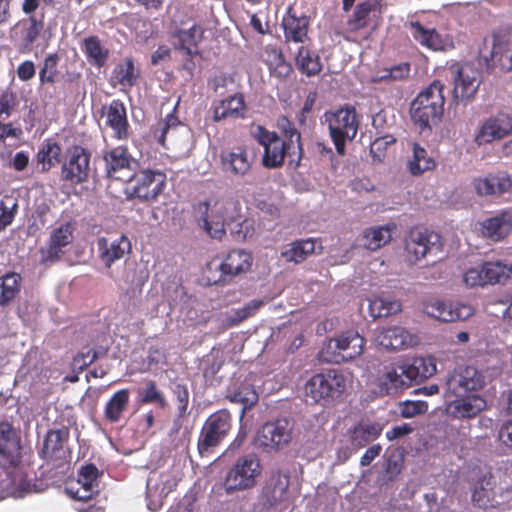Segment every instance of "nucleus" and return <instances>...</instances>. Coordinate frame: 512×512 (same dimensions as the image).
<instances>
[{
    "label": "nucleus",
    "mask_w": 512,
    "mask_h": 512,
    "mask_svg": "<svg viewBox=\"0 0 512 512\" xmlns=\"http://www.w3.org/2000/svg\"><path fill=\"white\" fill-rule=\"evenodd\" d=\"M283 121L289 126L288 129L284 130L285 139L278 136L276 132L268 131L261 125L252 130L253 137L264 148L262 164L269 169L281 167L286 157L297 154L298 159H300L301 135L296 128L291 127L286 118H283Z\"/></svg>",
    "instance_id": "nucleus-1"
},
{
    "label": "nucleus",
    "mask_w": 512,
    "mask_h": 512,
    "mask_svg": "<svg viewBox=\"0 0 512 512\" xmlns=\"http://www.w3.org/2000/svg\"><path fill=\"white\" fill-rule=\"evenodd\" d=\"M193 209L198 226L212 239L222 240L226 235V223L240 216L241 207L232 198H218L198 202Z\"/></svg>",
    "instance_id": "nucleus-2"
},
{
    "label": "nucleus",
    "mask_w": 512,
    "mask_h": 512,
    "mask_svg": "<svg viewBox=\"0 0 512 512\" xmlns=\"http://www.w3.org/2000/svg\"><path fill=\"white\" fill-rule=\"evenodd\" d=\"M21 462V438L8 421L0 422V467L11 476V484L20 494L33 491L32 485L23 477Z\"/></svg>",
    "instance_id": "nucleus-3"
},
{
    "label": "nucleus",
    "mask_w": 512,
    "mask_h": 512,
    "mask_svg": "<svg viewBox=\"0 0 512 512\" xmlns=\"http://www.w3.org/2000/svg\"><path fill=\"white\" fill-rule=\"evenodd\" d=\"M347 388V378L339 369H327L311 376L305 383L307 398L315 404L326 406L340 398Z\"/></svg>",
    "instance_id": "nucleus-4"
},
{
    "label": "nucleus",
    "mask_w": 512,
    "mask_h": 512,
    "mask_svg": "<svg viewBox=\"0 0 512 512\" xmlns=\"http://www.w3.org/2000/svg\"><path fill=\"white\" fill-rule=\"evenodd\" d=\"M444 241L442 236L428 228L412 227L404 239V257L407 262L415 264L428 255L442 252Z\"/></svg>",
    "instance_id": "nucleus-5"
},
{
    "label": "nucleus",
    "mask_w": 512,
    "mask_h": 512,
    "mask_svg": "<svg viewBox=\"0 0 512 512\" xmlns=\"http://www.w3.org/2000/svg\"><path fill=\"white\" fill-rule=\"evenodd\" d=\"M330 136L339 155H344L347 140H353L358 131L359 121L353 107L339 108L325 113Z\"/></svg>",
    "instance_id": "nucleus-6"
},
{
    "label": "nucleus",
    "mask_w": 512,
    "mask_h": 512,
    "mask_svg": "<svg viewBox=\"0 0 512 512\" xmlns=\"http://www.w3.org/2000/svg\"><path fill=\"white\" fill-rule=\"evenodd\" d=\"M262 473L259 458L254 454L239 457L228 470L224 485L228 493L253 488Z\"/></svg>",
    "instance_id": "nucleus-7"
},
{
    "label": "nucleus",
    "mask_w": 512,
    "mask_h": 512,
    "mask_svg": "<svg viewBox=\"0 0 512 512\" xmlns=\"http://www.w3.org/2000/svg\"><path fill=\"white\" fill-rule=\"evenodd\" d=\"M232 417L228 410L222 409L211 414L205 421L197 442V449L201 456L212 453L223 439L228 435Z\"/></svg>",
    "instance_id": "nucleus-8"
},
{
    "label": "nucleus",
    "mask_w": 512,
    "mask_h": 512,
    "mask_svg": "<svg viewBox=\"0 0 512 512\" xmlns=\"http://www.w3.org/2000/svg\"><path fill=\"white\" fill-rule=\"evenodd\" d=\"M166 186V175L161 171L140 170L128 180L125 191L129 199L138 198L143 201L156 199Z\"/></svg>",
    "instance_id": "nucleus-9"
},
{
    "label": "nucleus",
    "mask_w": 512,
    "mask_h": 512,
    "mask_svg": "<svg viewBox=\"0 0 512 512\" xmlns=\"http://www.w3.org/2000/svg\"><path fill=\"white\" fill-rule=\"evenodd\" d=\"M510 279L512 265L501 261H486L479 267L469 268L463 275V282L470 288L504 284Z\"/></svg>",
    "instance_id": "nucleus-10"
},
{
    "label": "nucleus",
    "mask_w": 512,
    "mask_h": 512,
    "mask_svg": "<svg viewBox=\"0 0 512 512\" xmlns=\"http://www.w3.org/2000/svg\"><path fill=\"white\" fill-rule=\"evenodd\" d=\"M485 385L483 374L473 366H459L447 377L445 398L452 396L477 395Z\"/></svg>",
    "instance_id": "nucleus-11"
},
{
    "label": "nucleus",
    "mask_w": 512,
    "mask_h": 512,
    "mask_svg": "<svg viewBox=\"0 0 512 512\" xmlns=\"http://www.w3.org/2000/svg\"><path fill=\"white\" fill-rule=\"evenodd\" d=\"M89 170L90 153L78 145L68 148L61 167V179L72 185H78L87 181Z\"/></svg>",
    "instance_id": "nucleus-12"
},
{
    "label": "nucleus",
    "mask_w": 512,
    "mask_h": 512,
    "mask_svg": "<svg viewBox=\"0 0 512 512\" xmlns=\"http://www.w3.org/2000/svg\"><path fill=\"white\" fill-rule=\"evenodd\" d=\"M69 439L67 428L51 429L47 432L39 455L54 467L62 468L70 462V451L66 447Z\"/></svg>",
    "instance_id": "nucleus-13"
},
{
    "label": "nucleus",
    "mask_w": 512,
    "mask_h": 512,
    "mask_svg": "<svg viewBox=\"0 0 512 512\" xmlns=\"http://www.w3.org/2000/svg\"><path fill=\"white\" fill-rule=\"evenodd\" d=\"M75 226L71 222L60 224L52 230L45 247H42L40 253V263L44 265L58 262L66 253L67 247L74 240Z\"/></svg>",
    "instance_id": "nucleus-14"
},
{
    "label": "nucleus",
    "mask_w": 512,
    "mask_h": 512,
    "mask_svg": "<svg viewBox=\"0 0 512 512\" xmlns=\"http://www.w3.org/2000/svg\"><path fill=\"white\" fill-rule=\"evenodd\" d=\"M98 260L107 269L131 252V241L125 234L100 236L96 239Z\"/></svg>",
    "instance_id": "nucleus-15"
},
{
    "label": "nucleus",
    "mask_w": 512,
    "mask_h": 512,
    "mask_svg": "<svg viewBox=\"0 0 512 512\" xmlns=\"http://www.w3.org/2000/svg\"><path fill=\"white\" fill-rule=\"evenodd\" d=\"M253 263V256L244 249L230 250L223 261L216 265L215 268L220 270V274L216 276L207 275L209 284H218L226 281V277H234L250 270Z\"/></svg>",
    "instance_id": "nucleus-16"
},
{
    "label": "nucleus",
    "mask_w": 512,
    "mask_h": 512,
    "mask_svg": "<svg viewBox=\"0 0 512 512\" xmlns=\"http://www.w3.org/2000/svg\"><path fill=\"white\" fill-rule=\"evenodd\" d=\"M423 311L428 316L442 322L466 320L474 313V309L471 305L464 303H447L440 299H432L424 302Z\"/></svg>",
    "instance_id": "nucleus-17"
},
{
    "label": "nucleus",
    "mask_w": 512,
    "mask_h": 512,
    "mask_svg": "<svg viewBox=\"0 0 512 512\" xmlns=\"http://www.w3.org/2000/svg\"><path fill=\"white\" fill-rule=\"evenodd\" d=\"M453 85L452 96H474L481 84V73L465 64L461 67L452 66L447 70Z\"/></svg>",
    "instance_id": "nucleus-18"
},
{
    "label": "nucleus",
    "mask_w": 512,
    "mask_h": 512,
    "mask_svg": "<svg viewBox=\"0 0 512 512\" xmlns=\"http://www.w3.org/2000/svg\"><path fill=\"white\" fill-rule=\"evenodd\" d=\"M291 432L292 428L287 419L267 422L259 429L256 442L260 447L278 449L291 441Z\"/></svg>",
    "instance_id": "nucleus-19"
},
{
    "label": "nucleus",
    "mask_w": 512,
    "mask_h": 512,
    "mask_svg": "<svg viewBox=\"0 0 512 512\" xmlns=\"http://www.w3.org/2000/svg\"><path fill=\"white\" fill-rule=\"evenodd\" d=\"M475 193L480 197H499L512 189V178L507 172L488 173L472 181Z\"/></svg>",
    "instance_id": "nucleus-20"
},
{
    "label": "nucleus",
    "mask_w": 512,
    "mask_h": 512,
    "mask_svg": "<svg viewBox=\"0 0 512 512\" xmlns=\"http://www.w3.org/2000/svg\"><path fill=\"white\" fill-rule=\"evenodd\" d=\"M512 132V117L506 113H498L488 118L479 128L475 136L478 146L500 140Z\"/></svg>",
    "instance_id": "nucleus-21"
},
{
    "label": "nucleus",
    "mask_w": 512,
    "mask_h": 512,
    "mask_svg": "<svg viewBox=\"0 0 512 512\" xmlns=\"http://www.w3.org/2000/svg\"><path fill=\"white\" fill-rule=\"evenodd\" d=\"M486 407L479 395L452 396L447 399L446 413L453 419H472Z\"/></svg>",
    "instance_id": "nucleus-22"
},
{
    "label": "nucleus",
    "mask_w": 512,
    "mask_h": 512,
    "mask_svg": "<svg viewBox=\"0 0 512 512\" xmlns=\"http://www.w3.org/2000/svg\"><path fill=\"white\" fill-rule=\"evenodd\" d=\"M290 485V476L276 470L271 473L265 486L263 487L262 496L265 500L264 505L268 508H277L288 499V488Z\"/></svg>",
    "instance_id": "nucleus-23"
},
{
    "label": "nucleus",
    "mask_w": 512,
    "mask_h": 512,
    "mask_svg": "<svg viewBox=\"0 0 512 512\" xmlns=\"http://www.w3.org/2000/svg\"><path fill=\"white\" fill-rule=\"evenodd\" d=\"M431 100L432 98H414L411 103V118L422 130L430 128L431 123H436L443 113L445 98H440V103Z\"/></svg>",
    "instance_id": "nucleus-24"
},
{
    "label": "nucleus",
    "mask_w": 512,
    "mask_h": 512,
    "mask_svg": "<svg viewBox=\"0 0 512 512\" xmlns=\"http://www.w3.org/2000/svg\"><path fill=\"white\" fill-rule=\"evenodd\" d=\"M332 343H334V353L347 362L362 355L366 340L357 331L348 330L331 339L330 345Z\"/></svg>",
    "instance_id": "nucleus-25"
},
{
    "label": "nucleus",
    "mask_w": 512,
    "mask_h": 512,
    "mask_svg": "<svg viewBox=\"0 0 512 512\" xmlns=\"http://www.w3.org/2000/svg\"><path fill=\"white\" fill-rule=\"evenodd\" d=\"M378 345L390 349L401 350L418 343V338L400 326L381 329L375 338Z\"/></svg>",
    "instance_id": "nucleus-26"
},
{
    "label": "nucleus",
    "mask_w": 512,
    "mask_h": 512,
    "mask_svg": "<svg viewBox=\"0 0 512 512\" xmlns=\"http://www.w3.org/2000/svg\"><path fill=\"white\" fill-rule=\"evenodd\" d=\"M414 39L422 46L433 51H448L454 48V42L450 35L441 34L436 29H427L419 22H412Z\"/></svg>",
    "instance_id": "nucleus-27"
},
{
    "label": "nucleus",
    "mask_w": 512,
    "mask_h": 512,
    "mask_svg": "<svg viewBox=\"0 0 512 512\" xmlns=\"http://www.w3.org/2000/svg\"><path fill=\"white\" fill-rule=\"evenodd\" d=\"M105 172L109 178L119 179L118 173L125 169H131L135 163L126 146H116L104 151Z\"/></svg>",
    "instance_id": "nucleus-28"
},
{
    "label": "nucleus",
    "mask_w": 512,
    "mask_h": 512,
    "mask_svg": "<svg viewBox=\"0 0 512 512\" xmlns=\"http://www.w3.org/2000/svg\"><path fill=\"white\" fill-rule=\"evenodd\" d=\"M308 26V17L304 15L297 16L292 7L287 9V12L282 19L284 36L287 41L302 43L307 37Z\"/></svg>",
    "instance_id": "nucleus-29"
},
{
    "label": "nucleus",
    "mask_w": 512,
    "mask_h": 512,
    "mask_svg": "<svg viewBox=\"0 0 512 512\" xmlns=\"http://www.w3.org/2000/svg\"><path fill=\"white\" fill-rule=\"evenodd\" d=\"M482 233L485 237L500 241L505 238L512 229V213L502 211L482 222Z\"/></svg>",
    "instance_id": "nucleus-30"
},
{
    "label": "nucleus",
    "mask_w": 512,
    "mask_h": 512,
    "mask_svg": "<svg viewBox=\"0 0 512 512\" xmlns=\"http://www.w3.org/2000/svg\"><path fill=\"white\" fill-rule=\"evenodd\" d=\"M382 433V426L379 423L360 421L349 430L350 445L353 449L359 450L376 440Z\"/></svg>",
    "instance_id": "nucleus-31"
},
{
    "label": "nucleus",
    "mask_w": 512,
    "mask_h": 512,
    "mask_svg": "<svg viewBox=\"0 0 512 512\" xmlns=\"http://www.w3.org/2000/svg\"><path fill=\"white\" fill-rule=\"evenodd\" d=\"M138 77L139 71L135 68L132 58H125L114 68L111 83L114 87H119L121 92L126 93L127 89L136 83Z\"/></svg>",
    "instance_id": "nucleus-32"
},
{
    "label": "nucleus",
    "mask_w": 512,
    "mask_h": 512,
    "mask_svg": "<svg viewBox=\"0 0 512 512\" xmlns=\"http://www.w3.org/2000/svg\"><path fill=\"white\" fill-rule=\"evenodd\" d=\"M222 164L234 175H246L252 166V158L243 147H237L233 151L221 155Z\"/></svg>",
    "instance_id": "nucleus-33"
},
{
    "label": "nucleus",
    "mask_w": 512,
    "mask_h": 512,
    "mask_svg": "<svg viewBox=\"0 0 512 512\" xmlns=\"http://www.w3.org/2000/svg\"><path fill=\"white\" fill-rule=\"evenodd\" d=\"M23 278L17 272H6L0 276V306L10 305L19 296Z\"/></svg>",
    "instance_id": "nucleus-34"
},
{
    "label": "nucleus",
    "mask_w": 512,
    "mask_h": 512,
    "mask_svg": "<svg viewBox=\"0 0 512 512\" xmlns=\"http://www.w3.org/2000/svg\"><path fill=\"white\" fill-rule=\"evenodd\" d=\"M107 124L113 129L118 139L128 136V121L124 104L116 99L107 109Z\"/></svg>",
    "instance_id": "nucleus-35"
},
{
    "label": "nucleus",
    "mask_w": 512,
    "mask_h": 512,
    "mask_svg": "<svg viewBox=\"0 0 512 512\" xmlns=\"http://www.w3.org/2000/svg\"><path fill=\"white\" fill-rule=\"evenodd\" d=\"M262 60L268 66L270 73L278 78H284L291 72V65L285 61L282 51L276 46L267 45L262 54Z\"/></svg>",
    "instance_id": "nucleus-36"
},
{
    "label": "nucleus",
    "mask_w": 512,
    "mask_h": 512,
    "mask_svg": "<svg viewBox=\"0 0 512 512\" xmlns=\"http://www.w3.org/2000/svg\"><path fill=\"white\" fill-rule=\"evenodd\" d=\"M227 399L233 403H239L243 406L242 415L258 402V394L254 386L248 382L233 384L227 390Z\"/></svg>",
    "instance_id": "nucleus-37"
},
{
    "label": "nucleus",
    "mask_w": 512,
    "mask_h": 512,
    "mask_svg": "<svg viewBox=\"0 0 512 512\" xmlns=\"http://www.w3.org/2000/svg\"><path fill=\"white\" fill-rule=\"evenodd\" d=\"M129 402V389L125 388L116 391L105 405L104 416L106 420L110 423L118 422L122 418L124 412L128 409Z\"/></svg>",
    "instance_id": "nucleus-38"
},
{
    "label": "nucleus",
    "mask_w": 512,
    "mask_h": 512,
    "mask_svg": "<svg viewBox=\"0 0 512 512\" xmlns=\"http://www.w3.org/2000/svg\"><path fill=\"white\" fill-rule=\"evenodd\" d=\"M404 371L408 380L419 382L436 372V363L432 357H415L410 364L404 366Z\"/></svg>",
    "instance_id": "nucleus-39"
},
{
    "label": "nucleus",
    "mask_w": 512,
    "mask_h": 512,
    "mask_svg": "<svg viewBox=\"0 0 512 512\" xmlns=\"http://www.w3.org/2000/svg\"><path fill=\"white\" fill-rule=\"evenodd\" d=\"M175 38L178 40L176 47L182 49L187 55L199 54L198 44L203 37V30L198 25H193L189 29H179L175 32Z\"/></svg>",
    "instance_id": "nucleus-40"
},
{
    "label": "nucleus",
    "mask_w": 512,
    "mask_h": 512,
    "mask_svg": "<svg viewBox=\"0 0 512 512\" xmlns=\"http://www.w3.org/2000/svg\"><path fill=\"white\" fill-rule=\"evenodd\" d=\"M61 146L54 139H46L37 152V164L41 166V172H48L60 162Z\"/></svg>",
    "instance_id": "nucleus-41"
},
{
    "label": "nucleus",
    "mask_w": 512,
    "mask_h": 512,
    "mask_svg": "<svg viewBox=\"0 0 512 512\" xmlns=\"http://www.w3.org/2000/svg\"><path fill=\"white\" fill-rule=\"evenodd\" d=\"M378 10L376 0H366L359 3L347 21L348 29L352 32L363 29L369 25L371 14Z\"/></svg>",
    "instance_id": "nucleus-42"
},
{
    "label": "nucleus",
    "mask_w": 512,
    "mask_h": 512,
    "mask_svg": "<svg viewBox=\"0 0 512 512\" xmlns=\"http://www.w3.org/2000/svg\"><path fill=\"white\" fill-rule=\"evenodd\" d=\"M81 49L90 64L99 68L105 65L109 51L102 45L97 36H89L85 38Z\"/></svg>",
    "instance_id": "nucleus-43"
},
{
    "label": "nucleus",
    "mask_w": 512,
    "mask_h": 512,
    "mask_svg": "<svg viewBox=\"0 0 512 512\" xmlns=\"http://www.w3.org/2000/svg\"><path fill=\"white\" fill-rule=\"evenodd\" d=\"M245 98H223L214 108V120L244 117L246 111Z\"/></svg>",
    "instance_id": "nucleus-44"
},
{
    "label": "nucleus",
    "mask_w": 512,
    "mask_h": 512,
    "mask_svg": "<svg viewBox=\"0 0 512 512\" xmlns=\"http://www.w3.org/2000/svg\"><path fill=\"white\" fill-rule=\"evenodd\" d=\"M492 475L487 473L476 480L472 492V501L479 508H487L492 506Z\"/></svg>",
    "instance_id": "nucleus-45"
},
{
    "label": "nucleus",
    "mask_w": 512,
    "mask_h": 512,
    "mask_svg": "<svg viewBox=\"0 0 512 512\" xmlns=\"http://www.w3.org/2000/svg\"><path fill=\"white\" fill-rule=\"evenodd\" d=\"M296 65L307 76H314L322 69L319 55L305 46H301L298 50Z\"/></svg>",
    "instance_id": "nucleus-46"
},
{
    "label": "nucleus",
    "mask_w": 512,
    "mask_h": 512,
    "mask_svg": "<svg viewBox=\"0 0 512 512\" xmlns=\"http://www.w3.org/2000/svg\"><path fill=\"white\" fill-rule=\"evenodd\" d=\"M316 242L313 239L298 240L289 245L282 252V256L289 262L301 263L307 256L315 251Z\"/></svg>",
    "instance_id": "nucleus-47"
},
{
    "label": "nucleus",
    "mask_w": 512,
    "mask_h": 512,
    "mask_svg": "<svg viewBox=\"0 0 512 512\" xmlns=\"http://www.w3.org/2000/svg\"><path fill=\"white\" fill-rule=\"evenodd\" d=\"M364 246L375 251L392 239L391 229L389 226H378L367 228L364 231Z\"/></svg>",
    "instance_id": "nucleus-48"
},
{
    "label": "nucleus",
    "mask_w": 512,
    "mask_h": 512,
    "mask_svg": "<svg viewBox=\"0 0 512 512\" xmlns=\"http://www.w3.org/2000/svg\"><path fill=\"white\" fill-rule=\"evenodd\" d=\"M208 85L218 96H243L240 92L236 91L235 79L230 74L220 73L215 75Z\"/></svg>",
    "instance_id": "nucleus-49"
},
{
    "label": "nucleus",
    "mask_w": 512,
    "mask_h": 512,
    "mask_svg": "<svg viewBox=\"0 0 512 512\" xmlns=\"http://www.w3.org/2000/svg\"><path fill=\"white\" fill-rule=\"evenodd\" d=\"M435 167V161L427 156V151L419 144L413 145V158L409 161V170L413 175H420Z\"/></svg>",
    "instance_id": "nucleus-50"
},
{
    "label": "nucleus",
    "mask_w": 512,
    "mask_h": 512,
    "mask_svg": "<svg viewBox=\"0 0 512 512\" xmlns=\"http://www.w3.org/2000/svg\"><path fill=\"white\" fill-rule=\"evenodd\" d=\"M400 310L401 304L396 300L374 297L369 302V311L373 318L388 317L389 315L397 313Z\"/></svg>",
    "instance_id": "nucleus-51"
},
{
    "label": "nucleus",
    "mask_w": 512,
    "mask_h": 512,
    "mask_svg": "<svg viewBox=\"0 0 512 512\" xmlns=\"http://www.w3.org/2000/svg\"><path fill=\"white\" fill-rule=\"evenodd\" d=\"M60 57L57 53L47 55L43 61L39 71V80L42 85L54 84L59 81L60 72L58 71V63Z\"/></svg>",
    "instance_id": "nucleus-52"
},
{
    "label": "nucleus",
    "mask_w": 512,
    "mask_h": 512,
    "mask_svg": "<svg viewBox=\"0 0 512 512\" xmlns=\"http://www.w3.org/2000/svg\"><path fill=\"white\" fill-rule=\"evenodd\" d=\"M405 365L397 367H391L386 370L382 375V383L387 387V390H397L411 385V380L406 378V371H404Z\"/></svg>",
    "instance_id": "nucleus-53"
},
{
    "label": "nucleus",
    "mask_w": 512,
    "mask_h": 512,
    "mask_svg": "<svg viewBox=\"0 0 512 512\" xmlns=\"http://www.w3.org/2000/svg\"><path fill=\"white\" fill-rule=\"evenodd\" d=\"M179 125V119L172 113H169L163 120L160 121L159 126L154 130V136L161 146L167 147L166 141L168 136H173Z\"/></svg>",
    "instance_id": "nucleus-54"
},
{
    "label": "nucleus",
    "mask_w": 512,
    "mask_h": 512,
    "mask_svg": "<svg viewBox=\"0 0 512 512\" xmlns=\"http://www.w3.org/2000/svg\"><path fill=\"white\" fill-rule=\"evenodd\" d=\"M140 394L142 404L157 403L160 407L166 406L164 395L157 389L156 383L152 380L146 383Z\"/></svg>",
    "instance_id": "nucleus-55"
},
{
    "label": "nucleus",
    "mask_w": 512,
    "mask_h": 512,
    "mask_svg": "<svg viewBox=\"0 0 512 512\" xmlns=\"http://www.w3.org/2000/svg\"><path fill=\"white\" fill-rule=\"evenodd\" d=\"M411 66L409 63L404 62L394 65L390 68L384 69L382 74L378 76L380 81H398L404 80L409 77Z\"/></svg>",
    "instance_id": "nucleus-56"
},
{
    "label": "nucleus",
    "mask_w": 512,
    "mask_h": 512,
    "mask_svg": "<svg viewBox=\"0 0 512 512\" xmlns=\"http://www.w3.org/2000/svg\"><path fill=\"white\" fill-rule=\"evenodd\" d=\"M43 15L37 18L35 15L29 17V25L23 32V41L26 46L32 45L43 30Z\"/></svg>",
    "instance_id": "nucleus-57"
},
{
    "label": "nucleus",
    "mask_w": 512,
    "mask_h": 512,
    "mask_svg": "<svg viewBox=\"0 0 512 512\" xmlns=\"http://www.w3.org/2000/svg\"><path fill=\"white\" fill-rule=\"evenodd\" d=\"M428 410V404L424 401H406L402 404L400 414L404 418L424 414Z\"/></svg>",
    "instance_id": "nucleus-58"
},
{
    "label": "nucleus",
    "mask_w": 512,
    "mask_h": 512,
    "mask_svg": "<svg viewBox=\"0 0 512 512\" xmlns=\"http://www.w3.org/2000/svg\"><path fill=\"white\" fill-rule=\"evenodd\" d=\"M17 207V203H13V205L9 207L5 201H0V231L4 230L12 223Z\"/></svg>",
    "instance_id": "nucleus-59"
},
{
    "label": "nucleus",
    "mask_w": 512,
    "mask_h": 512,
    "mask_svg": "<svg viewBox=\"0 0 512 512\" xmlns=\"http://www.w3.org/2000/svg\"><path fill=\"white\" fill-rule=\"evenodd\" d=\"M173 392L176 395L180 413H185L189 403V392L186 385L176 384Z\"/></svg>",
    "instance_id": "nucleus-60"
},
{
    "label": "nucleus",
    "mask_w": 512,
    "mask_h": 512,
    "mask_svg": "<svg viewBox=\"0 0 512 512\" xmlns=\"http://www.w3.org/2000/svg\"><path fill=\"white\" fill-rule=\"evenodd\" d=\"M99 475V471L94 464H87L82 466L78 473V481H89L96 482Z\"/></svg>",
    "instance_id": "nucleus-61"
},
{
    "label": "nucleus",
    "mask_w": 512,
    "mask_h": 512,
    "mask_svg": "<svg viewBox=\"0 0 512 512\" xmlns=\"http://www.w3.org/2000/svg\"><path fill=\"white\" fill-rule=\"evenodd\" d=\"M36 73L35 65L32 61H24L17 68V75L22 81H28Z\"/></svg>",
    "instance_id": "nucleus-62"
},
{
    "label": "nucleus",
    "mask_w": 512,
    "mask_h": 512,
    "mask_svg": "<svg viewBox=\"0 0 512 512\" xmlns=\"http://www.w3.org/2000/svg\"><path fill=\"white\" fill-rule=\"evenodd\" d=\"M382 451V446L380 444H375L369 447L363 456L360 459L361 466H368L372 463V461L380 455Z\"/></svg>",
    "instance_id": "nucleus-63"
},
{
    "label": "nucleus",
    "mask_w": 512,
    "mask_h": 512,
    "mask_svg": "<svg viewBox=\"0 0 512 512\" xmlns=\"http://www.w3.org/2000/svg\"><path fill=\"white\" fill-rule=\"evenodd\" d=\"M499 439L512 448V419L504 422L499 430Z\"/></svg>",
    "instance_id": "nucleus-64"
}]
</instances>
